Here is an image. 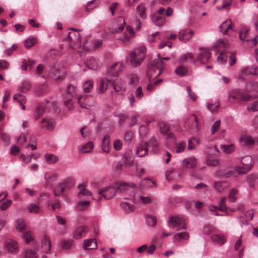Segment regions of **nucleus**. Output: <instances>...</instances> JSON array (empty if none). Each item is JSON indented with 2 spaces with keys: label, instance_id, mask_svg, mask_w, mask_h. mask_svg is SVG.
<instances>
[{
  "label": "nucleus",
  "instance_id": "nucleus-12",
  "mask_svg": "<svg viewBox=\"0 0 258 258\" xmlns=\"http://www.w3.org/2000/svg\"><path fill=\"white\" fill-rule=\"evenodd\" d=\"M209 50L208 48L202 49L201 51L196 58V62H199L201 64L207 63L211 56Z\"/></svg>",
  "mask_w": 258,
  "mask_h": 258
},
{
  "label": "nucleus",
  "instance_id": "nucleus-6",
  "mask_svg": "<svg viewBox=\"0 0 258 258\" xmlns=\"http://www.w3.org/2000/svg\"><path fill=\"white\" fill-rule=\"evenodd\" d=\"M113 66H110L107 70L106 77L100 80L99 93H103L108 88L109 84H112Z\"/></svg>",
  "mask_w": 258,
  "mask_h": 258
},
{
  "label": "nucleus",
  "instance_id": "nucleus-44",
  "mask_svg": "<svg viewBox=\"0 0 258 258\" xmlns=\"http://www.w3.org/2000/svg\"><path fill=\"white\" fill-rule=\"evenodd\" d=\"M110 188V186H106L104 187L98 191V194L103 197L105 199H109L113 196V195L112 194H110L109 196L108 195V190Z\"/></svg>",
  "mask_w": 258,
  "mask_h": 258
},
{
  "label": "nucleus",
  "instance_id": "nucleus-13",
  "mask_svg": "<svg viewBox=\"0 0 258 258\" xmlns=\"http://www.w3.org/2000/svg\"><path fill=\"white\" fill-rule=\"evenodd\" d=\"M135 36V32L134 29L130 26H126L125 30L124 32L123 37L119 40L122 41L124 43L128 42L133 39Z\"/></svg>",
  "mask_w": 258,
  "mask_h": 258
},
{
  "label": "nucleus",
  "instance_id": "nucleus-40",
  "mask_svg": "<svg viewBox=\"0 0 258 258\" xmlns=\"http://www.w3.org/2000/svg\"><path fill=\"white\" fill-rule=\"evenodd\" d=\"M175 72L178 76L183 77L187 74L188 69L186 67L179 66L175 69Z\"/></svg>",
  "mask_w": 258,
  "mask_h": 258
},
{
  "label": "nucleus",
  "instance_id": "nucleus-26",
  "mask_svg": "<svg viewBox=\"0 0 258 258\" xmlns=\"http://www.w3.org/2000/svg\"><path fill=\"white\" fill-rule=\"evenodd\" d=\"M87 231L88 230L86 226H81L75 230L73 233L74 237L76 239H79L85 234Z\"/></svg>",
  "mask_w": 258,
  "mask_h": 258
},
{
  "label": "nucleus",
  "instance_id": "nucleus-7",
  "mask_svg": "<svg viewBox=\"0 0 258 258\" xmlns=\"http://www.w3.org/2000/svg\"><path fill=\"white\" fill-rule=\"evenodd\" d=\"M169 226L177 228L178 230L186 229V222L184 217L174 216L170 217L168 222Z\"/></svg>",
  "mask_w": 258,
  "mask_h": 258
},
{
  "label": "nucleus",
  "instance_id": "nucleus-55",
  "mask_svg": "<svg viewBox=\"0 0 258 258\" xmlns=\"http://www.w3.org/2000/svg\"><path fill=\"white\" fill-rule=\"evenodd\" d=\"M30 86V83L28 81H25L22 83V85L20 87V90L24 93L27 92L29 91Z\"/></svg>",
  "mask_w": 258,
  "mask_h": 258
},
{
  "label": "nucleus",
  "instance_id": "nucleus-33",
  "mask_svg": "<svg viewBox=\"0 0 258 258\" xmlns=\"http://www.w3.org/2000/svg\"><path fill=\"white\" fill-rule=\"evenodd\" d=\"M96 247V242L93 239L86 240L84 242L83 247L85 249H92Z\"/></svg>",
  "mask_w": 258,
  "mask_h": 258
},
{
  "label": "nucleus",
  "instance_id": "nucleus-14",
  "mask_svg": "<svg viewBox=\"0 0 258 258\" xmlns=\"http://www.w3.org/2000/svg\"><path fill=\"white\" fill-rule=\"evenodd\" d=\"M41 129L45 128L47 130H52L54 128L55 125V121L53 119L43 118L41 119Z\"/></svg>",
  "mask_w": 258,
  "mask_h": 258
},
{
  "label": "nucleus",
  "instance_id": "nucleus-25",
  "mask_svg": "<svg viewBox=\"0 0 258 258\" xmlns=\"http://www.w3.org/2000/svg\"><path fill=\"white\" fill-rule=\"evenodd\" d=\"M115 22L117 27L114 28V34L121 32L125 24L124 18L121 17L117 18L115 20Z\"/></svg>",
  "mask_w": 258,
  "mask_h": 258
},
{
  "label": "nucleus",
  "instance_id": "nucleus-39",
  "mask_svg": "<svg viewBox=\"0 0 258 258\" xmlns=\"http://www.w3.org/2000/svg\"><path fill=\"white\" fill-rule=\"evenodd\" d=\"M258 87V82H250L248 83L246 85V91L245 93L249 94L251 92L254 91Z\"/></svg>",
  "mask_w": 258,
  "mask_h": 258
},
{
  "label": "nucleus",
  "instance_id": "nucleus-38",
  "mask_svg": "<svg viewBox=\"0 0 258 258\" xmlns=\"http://www.w3.org/2000/svg\"><path fill=\"white\" fill-rule=\"evenodd\" d=\"M137 13L139 15V16L144 19L146 18V9L143 4H140L137 6Z\"/></svg>",
  "mask_w": 258,
  "mask_h": 258
},
{
  "label": "nucleus",
  "instance_id": "nucleus-46",
  "mask_svg": "<svg viewBox=\"0 0 258 258\" xmlns=\"http://www.w3.org/2000/svg\"><path fill=\"white\" fill-rule=\"evenodd\" d=\"M224 172V170L219 169L216 172V175L218 177L220 178H228L230 177L234 174V171L230 170L228 171H226L225 174H223V172Z\"/></svg>",
  "mask_w": 258,
  "mask_h": 258
},
{
  "label": "nucleus",
  "instance_id": "nucleus-53",
  "mask_svg": "<svg viewBox=\"0 0 258 258\" xmlns=\"http://www.w3.org/2000/svg\"><path fill=\"white\" fill-rule=\"evenodd\" d=\"M98 6V4L97 3V0H92L88 3L87 5L85 7V10L86 12H89L90 10H93V9L96 8Z\"/></svg>",
  "mask_w": 258,
  "mask_h": 258
},
{
  "label": "nucleus",
  "instance_id": "nucleus-3",
  "mask_svg": "<svg viewBox=\"0 0 258 258\" xmlns=\"http://www.w3.org/2000/svg\"><path fill=\"white\" fill-rule=\"evenodd\" d=\"M214 47L218 49L220 55L217 57V61L221 63L226 62L227 56L226 53L229 49V45L226 42L222 40H219L214 45Z\"/></svg>",
  "mask_w": 258,
  "mask_h": 258
},
{
  "label": "nucleus",
  "instance_id": "nucleus-62",
  "mask_svg": "<svg viewBox=\"0 0 258 258\" xmlns=\"http://www.w3.org/2000/svg\"><path fill=\"white\" fill-rule=\"evenodd\" d=\"M73 241L71 240H63L61 242V248L64 250L70 248L72 245Z\"/></svg>",
  "mask_w": 258,
  "mask_h": 258
},
{
  "label": "nucleus",
  "instance_id": "nucleus-41",
  "mask_svg": "<svg viewBox=\"0 0 258 258\" xmlns=\"http://www.w3.org/2000/svg\"><path fill=\"white\" fill-rule=\"evenodd\" d=\"M146 220L147 224L150 226H154L157 223L156 217L151 214L146 215Z\"/></svg>",
  "mask_w": 258,
  "mask_h": 258
},
{
  "label": "nucleus",
  "instance_id": "nucleus-32",
  "mask_svg": "<svg viewBox=\"0 0 258 258\" xmlns=\"http://www.w3.org/2000/svg\"><path fill=\"white\" fill-rule=\"evenodd\" d=\"M88 96L86 95H80L78 97V102L80 105L81 108H87L90 105L88 104L87 99Z\"/></svg>",
  "mask_w": 258,
  "mask_h": 258
},
{
  "label": "nucleus",
  "instance_id": "nucleus-15",
  "mask_svg": "<svg viewBox=\"0 0 258 258\" xmlns=\"http://www.w3.org/2000/svg\"><path fill=\"white\" fill-rule=\"evenodd\" d=\"M6 247L10 253H17L18 252L17 243L13 240H8L6 242Z\"/></svg>",
  "mask_w": 258,
  "mask_h": 258
},
{
  "label": "nucleus",
  "instance_id": "nucleus-49",
  "mask_svg": "<svg viewBox=\"0 0 258 258\" xmlns=\"http://www.w3.org/2000/svg\"><path fill=\"white\" fill-rule=\"evenodd\" d=\"M155 182L149 178H146L143 180L141 184L144 187H153L155 186Z\"/></svg>",
  "mask_w": 258,
  "mask_h": 258
},
{
  "label": "nucleus",
  "instance_id": "nucleus-42",
  "mask_svg": "<svg viewBox=\"0 0 258 258\" xmlns=\"http://www.w3.org/2000/svg\"><path fill=\"white\" fill-rule=\"evenodd\" d=\"M93 148V144L91 142H88L86 144L84 145L80 150L81 153H88L90 152Z\"/></svg>",
  "mask_w": 258,
  "mask_h": 258
},
{
  "label": "nucleus",
  "instance_id": "nucleus-51",
  "mask_svg": "<svg viewBox=\"0 0 258 258\" xmlns=\"http://www.w3.org/2000/svg\"><path fill=\"white\" fill-rule=\"evenodd\" d=\"M147 144H148V147L150 146L152 147L153 151L154 153H156L157 152L158 149V144L157 141L155 139H154V138L151 139L150 140V141H149V143Z\"/></svg>",
  "mask_w": 258,
  "mask_h": 258
},
{
  "label": "nucleus",
  "instance_id": "nucleus-11",
  "mask_svg": "<svg viewBox=\"0 0 258 258\" xmlns=\"http://www.w3.org/2000/svg\"><path fill=\"white\" fill-rule=\"evenodd\" d=\"M249 33V30L246 28H242L239 32V38L241 40H245L248 42V44L251 46H254L256 45L258 43V36H255L252 39L250 40L247 39L248 34Z\"/></svg>",
  "mask_w": 258,
  "mask_h": 258
},
{
  "label": "nucleus",
  "instance_id": "nucleus-52",
  "mask_svg": "<svg viewBox=\"0 0 258 258\" xmlns=\"http://www.w3.org/2000/svg\"><path fill=\"white\" fill-rule=\"evenodd\" d=\"M38 255L37 253L32 249H27L25 251V258H38Z\"/></svg>",
  "mask_w": 258,
  "mask_h": 258
},
{
  "label": "nucleus",
  "instance_id": "nucleus-18",
  "mask_svg": "<svg viewBox=\"0 0 258 258\" xmlns=\"http://www.w3.org/2000/svg\"><path fill=\"white\" fill-rule=\"evenodd\" d=\"M178 61L180 63L189 62L193 63H196V58L192 53L189 52L181 55L179 58Z\"/></svg>",
  "mask_w": 258,
  "mask_h": 258
},
{
  "label": "nucleus",
  "instance_id": "nucleus-22",
  "mask_svg": "<svg viewBox=\"0 0 258 258\" xmlns=\"http://www.w3.org/2000/svg\"><path fill=\"white\" fill-rule=\"evenodd\" d=\"M189 237V235L187 232H181L176 233L174 236V241L175 242H182L184 240H187Z\"/></svg>",
  "mask_w": 258,
  "mask_h": 258
},
{
  "label": "nucleus",
  "instance_id": "nucleus-63",
  "mask_svg": "<svg viewBox=\"0 0 258 258\" xmlns=\"http://www.w3.org/2000/svg\"><path fill=\"white\" fill-rule=\"evenodd\" d=\"M162 82V79H160L157 80H156L153 83H150L147 87V90L149 91H152L155 88V87L158 84L161 83Z\"/></svg>",
  "mask_w": 258,
  "mask_h": 258
},
{
  "label": "nucleus",
  "instance_id": "nucleus-59",
  "mask_svg": "<svg viewBox=\"0 0 258 258\" xmlns=\"http://www.w3.org/2000/svg\"><path fill=\"white\" fill-rule=\"evenodd\" d=\"M237 193V190L235 188H233L230 190L228 196L229 201L231 202H234L235 201L236 199L235 196Z\"/></svg>",
  "mask_w": 258,
  "mask_h": 258
},
{
  "label": "nucleus",
  "instance_id": "nucleus-2",
  "mask_svg": "<svg viewBox=\"0 0 258 258\" xmlns=\"http://www.w3.org/2000/svg\"><path fill=\"white\" fill-rule=\"evenodd\" d=\"M255 98H258V91H256V94L250 95L243 93L240 89H234L231 91L229 93L228 99L229 101H230L231 99H233L238 101H250Z\"/></svg>",
  "mask_w": 258,
  "mask_h": 258
},
{
  "label": "nucleus",
  "instance_id": "nucleus-34",
  "mask_svg": "<svg viewBox=\"0 0 258 258\" xmlns=\"http://www.w3.org/2000/svg\"><path fill=\"white\" fill-rule=\"evenodd\" d=\"M45 110V106L42 104H39L37 106L35 111V117L36 119L40 118L44 113Z\"/></svg>",
  "mask_w": 258,
  "mask_h": 258
},
{
  "label": "nucleus",
  "instance_id": "nucleus-47",
  "mask_svg": "<svg viewBox=\"0 0 258 258\" xmlns=\"http://www.w3.org/2000/svg\"><path fill=\"white\" fill-rule=\"evenodd\" d=\"M57 174L56 173H52L51 174H49L48 173H46L45 174L44 178L46 180V185H48L50 184L51 180L54 179L55 180L57 178Z\"/></svg>",
  "mask_w": 258,
  "mask_h": 258
},
{
  "label": "nucleus",
  "instance_id": "nucleus-28",
  "mask_svg": "<svg viewBox=\"0 0 258 258\" xmlns=\"http://www.w3.org/2000/svg\"><path fill=\"white\" fill-rule=\"evenodd\" d=\"M153 23L158 26H162L165 22V18L163 16H160L159 14H154L152 17Z\"/></svg>",
  "mask_w": 258,
  "mask_h": 258
},
{
  "label": "nucleus",
  "instance_id": "nucleus-60",
  "mask_svg": "<svg viewBox=\"0 0 258 258\" xmlns=\"http://www.w3.org/2000/svg\"><path fill=\"white\" fill-rule=\"evenodd\" d=\"M247 109L248 111L252 112L256 111L258 110V100L254 101L250 103L247 107Z\"/></svg>",
  "mask_w": 258,
  "mask_h": 258
},
{
  "label": "nucleus",
  "instance_id": "nucleus-17",
  "mask_svg": "<svg viewBox=\"0 0 258 258\" xmlns=\"http://www.w3.org/2000/svg\"><path fill=\"white\" fill-rule=\"evenodd\" d=\"M148 145L146 142H141L136 150V155L139 157H143L147 153Z\"/></svg>",
  "mask_w": 258,
  "mask_h": 258
},
{
  "label": "nucleus",
  "instance_id": "nucleus-45",
  "mask_svg": "<svg viewBox=\"0 0 258 258\" xmlns=\"http://www.w3.org/2000/svg\"><path fill=\"white\" fill-rule=\"evenodd\" d=\"M93 87V82L92 80H88L84 82L83 85V91L85 93H89Z\"/></svg>",
  "mask_w": 258,
  "mask_h": 258
},
{
  "label": "nucleus",
  "instance_id": "nucleus-36",
  "mask_svg": "<svg viewBox=\"0 0 258 258\" xmlns=\"http://www.w3.org/2000/svg\"><path fill=\"white\" fill-rule=\"evenodd\" d=\"M257 69L256 67H251L250 68H244L242 70L241 72L242 75H253L255 76L257 75L256 71Z\"/></svg>",
  "mask_w": 258,
  "mask_h": 258
},
{
  "label": "nucleus",
  "instance_id": "nucleus-37",
  "mask_svg": "<svg viewBox=\"0 0 258 258\" xmlns=\"http://www.w3.org/2000/svg\"><path fill=\"white\" fill-rule=\"evenodd\" d=\"M45 160L49 164H54L58 160V158L55 155L52 154H47L45 156Z\"/></svg>",
  "mask_w": 258,
  "mask_h": 258
},
{
  "label": "nucleus",
  "instance_id": "nucleus-21",
  "mask_svg": "<svg viewBox=\"0 0 258 258\" xmlns=\"http://www.w3.org/2000/svg\"><path fill=\"white\" fill-rule=\"evenodd\" d=\"M220 29L224 34H226L228 30L234 31L231 21L229 20H226L220 25Z\"/></svg>",
  "mask_w": 258,
  "mask_h": 258
},
{
  "label": "nucleus",
  "instance_id": "nucleus-4",
  "mask_svg": "<svg viewBox=\"0 0 258 258\" xmlns=\"http://www.w3.org/2000/svg\"><path fill=\"white\" fill-rule=\"evenodd\" d=\"M146 48L145 46H141L139 48L130 53V62L134 67H137L144 59Z\"/></svg>",
  "mask_w": 258,
  "mask_h": 258
},
{
  "label": "nucleus",
  "instance_id": "nucleus-10",
  "mask_svg": "<svg viewBox=\"0 0 258 258\" xmlns=\"http://www.w3.org/2000/svg\"><path fill=\"white\" fill-rule=\"evenodd\" d=\"M158 127L160 132L163 135L167 137L168 140L174 142L175 137L174 135L171 133L169 125L164 122H160L158 124Z\"/></svg>",
  "mask_w": 258,
  "mask_h": 258
},
{
  "label": "nucleus",
  "instance_id": "nucleus-16",
  "mask_svg": "<svg viewBox=\"0 0 258 258\" xmlns=\"http://www.w3.org/2000/svg\"><path fill=\"white\" fill-rule=\"evenodd\" d=\"M193 34L192 30H182L178 33V38L181 41H187L190 39Z\"/></svg>",
  "mask_w": 258,
  "mask_h": 258
},
{
  "label": "nucleus",
  "instance_id": "nucleus-57",
  "mask_svg": "<svg viewBox=\"0 0 258 258\" xmlns=\"http://www.w3.org/2000/svg\"><path fill=\"white\" fill-rule=\"evenodd\" d=\"M90 205L89 201H81L78 204V208L79 211H84L87 209Z\"/></svg>",
  "mask_w": 258,
  "mask_h": 258
},
{
  "label": "nucleus",
  "instance_id": "nucleus-5",
  "mask_svg": "<svg viewBox=\"0 0 258 258\" xmlns=\"http://www.w3.org/2000/svg\"><path fill=\"white\" fill-rule=\"evenodd\" d=\"M72 31L70 32L67 36V40L69 42L70 47L73 49L81 48V38L80 34L77 31H75L74 28L71 29Z\"/></svg>",
  "mask_w": 258,
  "mask_h": 258
},
{
  "label": "nucleus",
  "instance_id": "nucleus-29",
  "mask_svg": "<svg viewBox=\"0 0 258 258\" xmlns=\"http://www.w3.org/2000/svg\"><path fill=\"white\" fill-rule=\"evenodd\" d=\"M197 164V160L195 157H189L183 160V166L188 168H194Z\"/></svg>",
  "mask_w": 258,
  "mask_h": 258
},
{
  "label": "nucleus",
  "instance_id": "nucleus-61",
  "mask_svg": "<svg viewBox=\"0 0 258 258\" xmlns=\"http://www.w3.org/2000/svg\"><path fill=\"white\" fill-rule=\"evenodd\" d=\"M16 227L18 230L22 231L25 229L26 223L23 220L19 219L17 221Z\"/></svg>",
  "mask_w": 258,
  "mask_h": 258
},
{
  "label": "nucleus",
  "instance_id": "nucleus-24",
  "mask_svg": "<svg viewBox=\"0 0 258 258\" xmlns=\"http://www.w3.org/2000/svg\"><path fill=\"white\" fill-rule=\"evenodd\" d=\"M211 240L216 244L222 245L225 243L226 238L222 234H214L211 236Z\"/></svg>",
  "mask_w": 258,
  "mask_h": 258
},
{
  "label": "nucleus",
  "instance_id": "nucleus-35",
  "mask_svg": "<svg viewBox=\"0 0 258 258\" xmlns=\"http://www.w3.org/2000/svg\"><path fill=\"white\" fill-rule=\"evenodd\" d=\"M120 206L123 211L127 213L134 211L135 209L134 205L126 202H122L120 203Z\"/></svg>",
  "mask_w": 258,
  "mask_h": 258
},
{
  "label": "nucleus",
  "instance_id": "nucleus-1",
  "mask_svg": "<svg viewBox=\"0 0 258 258\" xmlns=\"http://www.w3.org/2000/svg\"><path fill=\"white\" fill-rule=\"evenodd\" d=\"M158 56V58L154 60L149 66L147 76L149 79L160 76L164 68L163 60L169 59V57H168L161 58L159 55Z\"/></svg>",
  "mask_w": 258,
  "mask_h": 258
},
{
  "label": "nucleus",
  "instance_id": "nucleus-27",
  "mask_svg": "<svg viewBox=\"0 0 258 258\" xmlns=\"http://www.w3.org/2000/svg\"><path fill=\"white\" fill-rule=\"evenodd\" d=\"M86 64L88 68L92 70H95L99 66L97 60L92 56L87 57Z\"/></svg>",
  "mask_w": 258,
  "mask_h": 258
},
{
  "label": "nucleus",
  "instance_id": "nucleus-56",
  "mask_svg": "<svg viewBox=\"0 0 258 258\" xmlns=\"http://www.w3.org/2000/svg\"><path fill=\"white\" fill-rule=\"evenodd\" d=\"M139 81V78L136 74H132L130 77L128 83L130 85L135 86L137 85Z\"/></svg>",
  "mask_w": 258,
  "mask_h": 258
},
{
  "label": "nucleus",
  "instance_id": "nucleus-19",
  "mask_svg": "<svg viewBox=\"0 0 258 258\" xmlns=\"http://www.w3.org/2000/svg\"><path fill=\"white\" fill-rule=\"evenodd\" d=\"M41 243L43 250L46 253L49 252L51 249V242L49 237L47 235H44L42 239Z\"/></svg>",
  "mask_w": 258,
  "mask_h": 258
},
{
  "label": "nucleus",
  "instance_id": "nucleus-50",
  "mask_svg": "<svg viewBox=\"0 0 258 258\" xmlns=\"http://www.w3.org/2000/svg\"><path fill=\"white\" fill-rule=\"evenodd\" d=\"M28 209L30 213H39L41 211L40 207L36 204L33 203L30 204Z\"/></svg>",
  "mask_w": 258,
  "mask_h": 258
},
{
  "label": "nucleus",
  "instance_id": "nucleus-23",
  "mask_svg": "<svg viewBox=\"0 0 258 258\" xmlns=\"http://www.w3.org/2000/svg\"><path fill=\"white\" fill-rule=\"evenodd\" d=\"M229 184L226 181H216L214 182V186L218 192H222L225 189L228 188Z\"/></svg>",
  "mask_w": 258,
  "mask_h": 258
},
{
  "label": "nucleus",
  "instance_id": "nucleus-58",
  "mask_svg": "<svg viewBox=\"0 0 258 258\" xmlns=\"http://www.w3.org/2000/svg\"><path fill=\"white\" fill-rule=\"evenodd\" d=\"M226 200L227 198L225 197L221 198L219 204V210L222 212H226L228 210V208L225 206Z\"/></svg>",
  "mask_w": 258,
  "mask_h": 258
},
{
  "label": "nucleus",
  "instance_id": "nucleus-30",
  "mask_svg": "<svg viewBox=\"0 0 258 258\" xmlns=\"http://www.w3.org/2000/svg\"><path fill=\"white\" fill-rule=\"evenodd\" d=\"M240 141L243 146L251 147L253 146L255 143V140L249 136H244L240 138Z\"/></svg>",
  "mask_w": 258,
  "mask_h": 258
},
{
  "label": "nucleus",
  "instance_id": "nucleus-54",
  "mask_svg": "<svg viewBox=\"0 0 258 258\" xmlns=\"http://www.w3.org/2000/svg\"><path fill=\"white\" fill-rule=\"evenodd\" d=\"M221 149L224 153L226 154H230L234 151V147L233 145H222L221 146Z\"/></svg>",
  "mask_w": 258,
  "mask_h": 258
},
{
  "label": "nucleus",
  "instance_id": "nucleus-64",
  "mask_svg": "<svg viewBox=\"0 0 258 258\" xmlns=\"http://www.w3.org/2000/svg\"><path fill=\"white\" fill-rule=\"evenodd\" d=\"M14 100H16L20 104L25 103L26 101V98L24 95L20 94H16L14 96Z\"/></svg>",
  "mask_w": 258,
  "mask_h": 258
},
{
  "label": "nucleus",
  "instance_id": "nucleus-48",
  "mask_svg": "<svg viewBox=\"0 0 258 258\" xmlns=\"http://www.w3.org/2000/svg\"><path fill=\"white\" fill-rule=\"evenodd\" d=\"M37 40L35 38H28L25 41L24 45L25 48H29L34 46Z\"/></svg>",
  "mask_w": 258,
  "mask_h": 258
},
{
  "label": "nucleus",
  "instance_id": "nucleus-43",
  "mask_svg": "<svg viewBox=\"0 0 258 258\" xmlns=\"http://www.w3.org/2000/svg\"><path fill=\"white\" fill-rule=\"evenodd\" d=\"M200 140L195 138L190 139L188 141V149L189 150L195 149L196 147L199 144Z\"/></svg>",
  "mask_w": 258,
  "mask_h": 258
},
{
  "label": "nucleus",
  "instance_id": "nucleus-20",
  "mask_svg": "<svg viewBox=\"0 0 258 258\" xmlns=\"http://www.w3.org/2000/svg\"><path fill=\"white\" fill-rule=\"evenodd\" d=\"M101 147L104 152L108 153L110 151L111 146L110 144V137L108 135H105L103 138Z\"/></svg>",
  "mask_w": 258,
  "mask_h": 258
},
{
  "label": "nucleus",
  "instance_id": "nucleus-31",
  "mask_svg": "<svg viewBox=\"0 0 258 258\" xmlns=\"http://www.w3.org/2000/svg\"><path fill=\"white\" fill-rule=\"evenodd\" d=\"M67 187V183L62 182L58 184L54 189V194L55 196H59L62 194L65 188Z\"/></svg>",
  "mask_w": 258,
  "mask_h": 258
},
{
  "label": "nucleus",
  "instance_id": "nucleus-8",
  "mask_svg": "<svg viewBox=\"0 0 258 258\" xmlns=\"http://www.w3.org/2000/svg\"><path fill=\"white\" fill-rule=\"evenodd\" d=\"M252 158L250 156H246L241 159V163L245 166H237L235 170L240 174L245 173L251 169Z\"/></svg>",
  "mask_w": 258,
  "mask_h": 258
},
{
  "label": "nucleus",
  "instance_id": "nucleus-9",
  "mask_svg": "<svg viewBox=\"0 0 258 258\" xmlns=\"http://www.w3.org/2000/svg\"><path fill=\"white\" fill-rule=\"evenodd\" d=\"M136 187V185L133 183H126L121 181H116L114 182V189H115L116 190L119 191L128 190L131 189L132 191L134 192Z\"/></svg>",
  "mask_w": 258,
  "mask_h": 258
}]
</instances>
